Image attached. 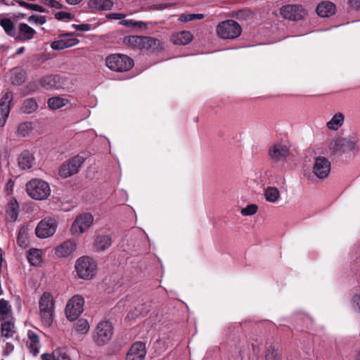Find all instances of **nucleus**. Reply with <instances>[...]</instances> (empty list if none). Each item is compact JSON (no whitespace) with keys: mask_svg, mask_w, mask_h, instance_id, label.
Segmentation results:
<instances>
[{"mask_svg":"<svg viewBox=\"0 0 360 360\" xmlns=\"http://www.w3.org/2000/svg\"><path fill=\"white\" fill-rule=\"evenodd\" d=\"M27 195L36 200H46L51 195L49 184L41 179H32L25 185Z\"/></svg>","mask_w":360,"mask_h":360,"instance_id":"obj_1","label":"nucleus"},{"mask_svg":"<svg viewBox=\"0 0 360 360\" xmlns=\"http://www.w3.org/2000/svg\"><path fill=\"white\" fill-rule=\"evenodd\" d=\"M123 42L125 45L133 49H146L156 51L162 49L160 40L150 37L143 36H127L124 38Z\"/></svg>","mask_w":360,"mask_h":360,"instance_id":"obj_2","label":"nucleus"},{"mask_svg":"<svg viewBox=\"0 0 360 360\" xmlns=\"http://www.w3.org/2000/svg\"><path fill=\"white\" fill-rule=\"evenodd\" d=\"M75 268L79 278L90 280L96 275L97 264L93 258L82 256L76 260Z\"/></svg>","mask_w":360,"mask_h":360,"instance_id":"obj_3","label":"nucleus"},{"mask_svg":"<svg viewBox=\"0 0 360 360\" xmlns=\"http://www.w3.org/2000/svg\"><path fill=\"white\" fill-rule=\"evenodd\" d=\"M107 67L115 72H126L134 65V60L127 55L115 53L108 56L105 59Z\"/></svg>","mask_w":360,"mask_h":360,"instance_id":"obj_4","label":"nucleus"},{"mask_svg":"<svg viewBox=\"0 0 360 360\" xmlns=\"http://www.w3.org/2000/svg\"><path fill=\"white\" fill-rule=\"evenodd\" d=\"M217 32L219 37L225 39H234L241 33L240 25L233 20H224L219 23Z\"/></svg>","mask_w":360,"mask_h":360,"instance_id":"obj_5","label":"nucleus"},{"mask_svg":"<svg viewBox=\"0 0 360 360\" xmlns=\"http://www.w3.org/2000/svg\"><path fill=\"white\" fill-rule=\"evenodd\" d=\"M54 302L52 295L49 292H44L39 300L40 315L43 322L50 326L53 321Z\"/></svg>","mask_w":360,"mask_h":360,"instance_id":"obj_6","label":"nucleus"},{"mask_svg":"<svg viewBox=\"0 0 360 360\" xmlns=\"http://www.w3.org/2000/svg\"><path fill=\"white\" fill-rule=\"evenodd\" d=\"M113 330L111 323L103 321L98 323L94 333L93 339L98 345L108 343L112 338Z\"/></svg>","mask_w":360,"mask_h":360,"instance_id":"obj_7","label":"nucleus"},{"mask_svg":"<svg viewBox=\"0 0 360 360\" xmlns=\"http://www.w3.org/2000/svg\"><path fill=\"white\" fill-rule=\"evenodd\" d=\"M84 300L79 295L73 296L67 303L65 314L70 321L76 320L84 310Z\"/></svg>","mask_w":360,"mask_h":360,"instance_id":"obj_8","label":"nucleus"},{"mask_svg":"<svg viewBox=\"0 0 360 360\" xmlns=\"http://www.w3.org/2000/svg\"><path fill=\"white\" fill-rule=\"evenodd\" d=\"M84 161V158L77 155L63 163L59 169V175L62 178H67L77 174Z\"/></svg>","mask_w":360,"mask_h":360,"instance_id":"obj_9","label":"nucleus"},{"mask_svg":"<svg viewBox=\"0 0 360 360\" xmlns=\"http://www.w3.org/2000/svg\"><path fill=\"white\" fill-rule=\"evenodd\" d=\"M93 221L94 217L89 213L79 215L72 224V235H80L84 233L91 226Z\"/></svg>","mask_w":360,"mask_h":360,"instance_id":"obj_10","label":"nucleus"},{"mask_svg":"<svg viewBox=\"0 0 360 360\" xmlns=\"http://www.w3.org/2000/svg\"><path fill=\"white\" fill-rule=\"evenodd\" d=\"M56 227L57 224L54 219H44L38 224L35 233L37 237L46 238L54 234Z\"/></svg>","mask_w":360,"mask_h":360,"instance_id":"obj_11","label":"nucleus"},{"mask_svg":"<svg viewBox=\"0 0 360 360\" xmlns=\"http://www.w3.org/2000/svg\"><path fill=\"white\" fill-rule=\"evenodd\" d=\"M281 15L285 19L299 20L304 18L307 11L300 5H285L281 8Z\"/></svg>","mask_w":360,"mask_h":360,"instance_id":"obj_12","label":"nucleus"},{"mask_svg":"<svg viewBox=\"0 0 360 360\" xmlns=\"http://www.w3.org/2000/svg\"><path fill=\"white\" fill-rule=\"evenodd\" d=\"M13 98L12 91H6L0 99V127L5 125L11 110V103Z\"/></svg>","mask_w":360,"mask_h":360,"instance_id":"obj_13","label":"nucleus"},{"mask_svg":"<svg viewBox=\"0 0 360 360\" xmlns=\"http://www.w3.org/2000/svg\"><path fill=\"white\" fill-rule=\"evenodd\" d=\"M330 171V162L325 157H317L314 160L313 173L319 179L326 178Z\"/></svg>","mask_w":360,"mask_h":360,"instance_id":"obj_14","label":"nucleus"},{"mask_svg":"<svg viewBox=\"0 0 360 360\" xmlns=\"http://www.w3.org/2000/svg\"><path fill=\"white\" fill-rule=\"evenodd\" d=\"M75 35V34L74 32L61 34L60 39L51 43V49L53 50H62L78 44L79 40L73 37Z\"/></svg>","mask_w":360,"mask_h":360,"instance_id":"obj_15","label":"nucleus"},{"mask_svg":"<svg viewBox=\"0 0 360 360\" xmlns=\"http://www.w3.org/2000/svg\"><path fill=\"white\" fill-rule=\"evenodd\" d=\"M1 337L13 338L15 333V327L13 318L11 316H0Z\"/></svg>","mask_w":360,"mask_h":360,"instance_id":"obj_16","label":"nucleus"},{"mask_svg":"<svg viewBox=\"0 0 360 360\" xmlns=\"http://www.w3.org/2000/svg\"><path fill=\"white\" fill-rule=\"evenodd\" d=\"M145 344L141 342L134 343L129 349L126 360H143L146 356Z\"/></svg>","mask_w":360,"mask_h":360,"instance_id":"obj_17","label":"nucleus"},{"mask_svg":"<svg viewBox=\"0 0 360 360\" xmlns=\"http://www.w3.org/2000/svg\"><path fill=\"white\" fill-rule=\"evenodd\" d=\"M289 148L286 145L276 143L269 148V157L276 161H280L288 157Z\"/></svg>","mask_w":360,"mask_h":360,"instance_id":"obj_18","label":"nucleus"},{"mask_svg":"<svg viewBox=\"0 0 360 360\" xmlns=\"http://www.w3.org/2000/svg\"><path fill=\"white\" fill-rule=\"evenodd\" d=\"M36 34V31L26 23L21 22L18 25V29L16 30V35L15 39L18 41H28L33 39Z\"/></svg>","mask_w":360,"mask_h":360,"instance_id":"obj_19","label":"nucleus"},{"mask_svg":"<svg viewBox=\"0 0 360 360\" xmlns=\"http://www.w3.org/2000/svg\"><path fill=\"white\" fill-rule=\"evenodd\" d=\"M76 249V243L73 240H66L55 248V254L58 257H68Z\"/></svg>","mask_w":360,"mask_h":360,"instance_id":"obj_20","label":"nucleus"},{"mask_svg":"<svg viewBox=\"0 0 360 360\" xmlns=\"http://www.w3.org/2000/svg\"><path fill=\"white\" fill-rule=\"evenodd\" d=\"M345 152L357 153L360 150V136L356 133H352L349 137L343 138Z\"/></svg>","mask_w":360,"mask_h":360,"instance_id":"obj_21","label":"nucleus"},{"mask_svg":"<svg viewBox=\"0 0 360 360\" xmlns=\"http://www.w3.org/2000/svg\"><path fill=\"white\" fill-rule=\"evenodd\" d=\"M336 7L330 1H323L316 7V13L321 18H327L335 13Z\"/></svg>","mask_w":360,"mask_h":360,"instance_id":"obj_22","label":"nucleus"},{"mask_svg":"<svg viewBox=\"0 0 360 360\" xmlns=\"http://www.w3.org/2000/svg\"><path fill=\"white\" fill-rule=\"evenodd\" d=\"M34 157L29 150H24L18 158V165L22 169H29L34 164Z\"/></svg>","mask_w":360,"mask_h":360,"instance_id":"obj_23","label":"nucleus"},{"mask_svg":"<svg viewBox=\"0 0 360 360\" xmlns=\"http://www.w3.org/2000/svg\"><path fill=\"white\" fill-rule=\"evenodd\" d=\"M193 35L188 31H181L171 36L172 41L176 45H186L191 41Z\"/></svg>","mask_w":360,"mask_h":360,"instance_id":"obj_24","label":"nucleus"},{"mask_svg":"<svg viewBox=\"0 0 360 360\" xmlns=\"http://www.w3.org/2000/svg\"><path fill=\"white\" fill-rule=\"evenodd\" d=\"M42 360H70V357L67 354L66 349L59 347L56 349L51 354H43L41 355Z\"/></svg>","mask_w":360,"mask_h":360,"instance_id":"obj_25","label":"nucleus"},{"mask_svg":"<svg viewBox=\"0 0 360 360\" xmlns=\"http://www.w3.org/2000/svg\"><path fill=\"white\" fill-rule=\"evenodd\" d=\"M60 78L56 75H47L40 79V85L46 89H56L60 87L58 84Z\"/></svg>","mask_w":360,"mask_h":360,"instance_id":"obj_26","label":"nucleus"},{"mask_svg":"<svg viewBox=\"0 0 360 360\" xmlns=\"http://www.w3.org/2000/svg\"><path fill=\"white\" fill-rule=\"evenodd\" d=\"M112 243L111 238L108 235H99L94 241V248L97 252H101L108 248Z\"/></svg>","mask_w":360,"mask_h":360,"instance_id":"obj_27","label":"nucleus"},{"mask_svg":"<svg viewBox=\"0 0 360 360\" xmlns=\"http://www.w3.org/2000/svg\"><path fill=\"white\" fill-rule=\"evenodd\" d=\"M88 5L94 10L108 11L112 8L113 3L110 0H90Z\"/></svg>","mask_w":360,"mask_h":360,"instance_id":"obj_28","label":"nucleus"},{"mask_svg":"<svg viewBox=\"0 0 360 360\" xmlns=\"http://www.w3.org/2000/svg\"><path fill=\"white\" fill-rule=\"evenodd\" d=\"M27 337L29 339V347L30 352L34 355H37L39 352L40 344L38 335L32 330L27 331Z\"/></svg>","mask_w":360,"mask_h":360,"instance_id":"obj_29","label":"nucleus"},{"mask_svg":"<svg viewBox=\"0 0 360 360\" xmlns=\"http://www.w3.org/2000/svg\"><path fill=\"white\" fill-rule=\"evenodd\" d=\"M344 120V115L342 112H338L327 122L326 126L329 129L336 131L343 124Z\"/></svg>","mask_w":360,"mask_h":360,"instance_id":"obj_30","label":"nucleus"},{"mask_svg":"<svg viewBox=\"0 0 360 360\" xmlns=\"http://www.w3.org/2000/svg\"><path fill=\"white\" fill-rule=\"evenodd\" d=\"M330 152L336 155H340L345 153V146L343 138H338L331 141L329 145Z\"/></svg>","mask_w":360,"mask_h":360,"instance_id":"obj_31","label":"nucleus"},{"mask_svg":"<svg viewBox=\"0 0 360 360\" xmlns=\"http://www.w3.org/2000/svg\"><path fill=\"white\" fill-rule=\"evenodd\" d=\"M19 212V205L15 199L11 200L8 204L6 214L11 221H15Z\"/></svg>","mask_w":360,"mask_h":360,"instance_id":"obj_32","label":"nucleus"},{"mask_svg":"<svg viewBox=\"0 0 360 360\" xmlns=\"http://www.w3.org/2000/svg\"><path fill=\"white\" fill-rule=\"evenodd\" d=\"M0 25L3 27L5 32L10 37H15L16 35V29L13 21L7 18H0Z\"/></svg>","mask_w":360,"mask_h":360,"instance_id":"obj_33","label":"nucleus"},{"mask_svg":"<svg viewBox=\"0 0 360 360\" xmlns=\"http://www.w3.org/2000/svg\"><path fill=\"white\" fill-rule=\"evenodd\" d=\"M17 243L22 248H26L29 244L28 229L25 226H21L19 229Z\"/></svg>","mask_w":360,"mask_h":360,"instance_id":"obj_34","label":"nucleus"},{"mask_svg":"<svg viewBox=\"0 0 360 360\" xmlns=\"http://www.w3.org/2000/svg\"><path fill=\"white\" fill-rule=\"evenodd\" d=\"M38 108V104L34 98L25 99L21 106V111L25 114H30L36 111Z\"/></svg>","mask_w":360,"mask_h":360,"instance_id":"obj_35","label":"nucleus"},{"mask_svg":"<svg viewBox=\"0 0 360 360\" xmlns=\"http://www.w3.org/2000/svg\"><path fill=\"white\" fill-rule=\"evenodd\" d=\"M33 130V124L31 122H25L18 126L16 134L19 137H26Z\"/></svg>","mask_w":360,"mask_h":360,"instance_id":"obj_36","label":"nucleus"},{"mask_svg":"<svg viewBox=\"0 0 360 360\" xmlns=\"http://www.w3.org/2000/svg\"><path fill=\"white\" fill-rule=\"evenodd\" d=\"M27 259L32 266H38L42 261L41 252L38 249L30 250Z\"/></svg>","mask_w":360,"mask_h":360,"instance_id":"obj_37","label":"nucleus"},{"mask_svg":"<svg viewBox=\"0 0 360 360\" xmlns=\"http://www.w3.org/2000/svg\"><path fill=\"white\" fill-rule=\"evenodd\" d=\"M68 99L59 97V96H54L52 98H50L48 100V105L50 108L53 110H57L60 108H62L65 106L68 103Z\"/></svg>","mask_w":360,"mask_h":360,"instance_id":"obj_38","label":"nucleus"},{"mask_svg":"<svg viewBox=\"0 0 360 360\" xmlns=\"http://www.w3.org/2000/svg\"><path fill=\"white\" fill-rule=\"evenodd\" d=\"M265 199L269 202H276L279 197L280 192L276 187H268L264 192Z\"/></svg>","mask_w":360,"mask_h":360,"instance_id":"obj_39","label":"nucleus"},{"mask_svg":"<svg viewBox=\"0 0 360 360\" xmlns=\"http://www.w3.org/2000/svg\"><path fill=\"white\" fill-rule=\"evenodd\" d=\"M75 330L80 334H85L89 330V325L86 320L79 319L75 325Z\"/></svg>","mask_w":360,"mask_h":360,"instance_id":"obj_40","label":"nucleus"},{"mask_svg":"<svg viewBox=\"0 0 360 360\" xmlns=\"http://www.w3.org/2000/svg\"><path fill=\"white\" fill-rule=\"evenodd\" d=\"M18 4L20 6L25 7L30 10L36 11L41 12V13H44L46 11V9L44 7H42L39 5H37V4H29L24 1H18Z\"/></svg>","mask_w":360,"mask_h":360,"instance_id":"obj_41","label":"nucleus"},{"mask_svg":"<svg viewBox=\"0 0 360 360\" xmlns=\"http://www.w3.org/2000/svg\"><path fill=\"white\" fill-rule=\"evenodd\" d=\"M204 18L203 14H181L179 17V20L181 22H188L194 20H200Z\"/></svg>","mask_w":360,"mask_h":360,"instance_id":"obj_42","label":"nucleus"},{"mask_svg":"<svg viewBox=\"0 0 360 360\" xmlns=\"http://www.w3.org/2000/svg\"><path fill=\"white\" fill-rule=\"evenodd\" d=\"M11 311V307L8 302L4 300H0V316H11L9 314Z\"/></svg>","mask_w":360,"mask_h":360,"instance_id":"obj_43","label":"nucleus"},{"mask_svg":"<svg viewBox=\"0 0 360 360\" xmlns=\"http://www.w3.org/2000/svg\"><path fill=\"white\" fill-rule=\"evenodd\" d=\"M257 206L255 204H250L241 210V214L243 216H251L257 211Z\"/></svg>","mask_w":360,"mask_h":360,"instance_id":"obj_44","label":"nucleus"},{"mask_svg":"<svg viewBox=\"0 0 360 360\" xmlns=\"http://www.w3.org/2000/svg\"><path fill=\"white\" fill-rule=\"evenodd\" d=\"M30 22H35L39 25H43L46 22V17L43 15H32L29 17Z\"/></svg>","mask_w":360,"mask_h":360,"instance_id":"obj_45","label":"nucleus"},{"mask_svg":"<svg viewBox=\"0 0 360 360\" xmlns=\"http://www.w3.org/2000/svg\"><path fill=\"white\" fill-rule=\"evenodd\" d=\"M55 18L59 20H69L72 18V15L67 12H58L55 14Z\"/></svg>","mask_w":360,"mask_h":360,"instance_id":"obj_46","label":"nucleus"},{"mask_svg":"<svg viewBox=\"0 0 360 360\" xmlns=\"http://www.w3.org/2000/svg\"><path fill=\"white\" fill-rule=\"evenodd\" d=\"M41 3L51 8H61L62 5L56 0H41Z\"/></svg>","mask_w":360,"mask_h":360,"instance_id":"obj_47","label":"nucleus"},{"mask_svg":"<svg viewBox=\"0 0 360 360\" xmlns=\"http://www.w3.org/2000/svg\"><path fill=\"white\" fill-rule=\"evenodd\" d=\"M25 81L24 75L22 72H17L13 77L12 82L14 84L20 85Z\"/></svg>","mask_w":360,"mask_h":360,"instance_id":"obj_48","label":"nucleus"},{"mask_svg":"<svg viewBox=\"0 0 360 360\" xmlns=\"http://www.w3.org/2000/svg\"><path fill=\"white\" fill-rule=\"evenodd\" d=\"M72 27H74L77 30L86 32L90 30L91 29V25L89 24H73L72 25Z\"/></svg>","mask_w":360,"mask_h":360,"instance_id":"obj_49","label":"nucleus"},{"mask_svg":"<svg viewBox=\"0 0 360 360\" xmlns=\"http://www.w3.org/2000/svg\"><path fill=\"white\" fill-rule=\"evenodd\" d=\"M121 25H126L128 27H136V24H143L141 21H134L132 20H123L120 22Z\"/></svg>","mask_w":360,"mask_h":360,"instance_id":"obj_50","label":"nucleus"},{"mask_svg":"<svg viewBox=\"0 0 360 360\" xmlns=\"http://www.w3.org/2000/svg\"><path fill=\"white\" fill-rule=\"evenodd\" d=\"M276 354L273 349H268L266 352V360H276Z\"/></svg>","mask_w":360,"mask_h":360,"instance_id":"obj_51","label":"nucleus"},{"mask_svg":"<svg viewBox=\"0 0 360 360\" xmlns=\"http://www.w3.org/2000/svg\"><path fill=\"white\" fill-rule=\"evenodd\" d=\"M353 302L354 304L355 307L358 310V311L360 313V295H356L353 298Z\"/></svg>","mask_w":360,"mask_h":360,"instance_id":"obj_52","label":"nucleus"},{"mask_svg":"<svg viewBox=\"0 0 360 360\" xmlns=\"http://www.w3.org/2000/svg\"><path fill=\"white\" fill-rule=\"evenodd\" d=\"M14 349V346L10 343L7 342L5 347V354H10Z\"/></svg>","mask_w":360,"mask_h":360,"instance_id":"obj_53","label":"nucleus"},{"mask_svg":"<svg viewBox=\"0 0 360 360\" xmlns=\"http://www.w3.org/2000/svg\"><path fill=\"white\" fill-rule=\"evenodd\" d=\"M124 16H125V15H123L122 13H112V14L109 15L110 18L117 19V20L122 19L123 18H124Z\"/></svg>","mask_w":360,"mask_h":360,"instance_id":"obj_54","label":"nucleus"},{"mask_svg":"<svg viewBox=\"0 0 360 360\" xmlns=\"http://www.w3.org/2000/svg\"><path fill=\"white\" fill-rule=\"evenodd\" d=\"M350 4L352 7L360 9V0H350Z\"/></svg>","mask_w":360,"mask_h":360,"instance_id":"obj_55","label":"nucleus"},{"mask_svg":"<svg viewBox=\"0 0 360 360\" xmlns=\"http://www.w3.org/2000/svg\"><path fill=\"white\" fill-rule=\"evenodd\" d=\"M82 0H66V1L70 5H76L79 4Z\"/></svg>","mask_w":360,"mask_h":360,"instance_id":"obj_56","label":"nucleus"},{"mask_svg":"<svg viewBox=\"0 0 360 360\" xmlns=\"http://www.w3.org/2000/svg\"><path fill=\"white\" fill-rule=\"evenodd\" d=\"M24 51H25V47H24V46H21V47H20V48L17 50V51H16L15 54H16V55H20V54H22Z\"/></svg>","mask_w":360,"mask_h":360,"instance_id":"obj_57","label":"nucleus"},{"mask_svg":"<svg viewBox=\"0 0 360 360\" xmlns=\"http://www.w3.org/2000/svg\"><path fill=\"white\" fill-rule=\"evenodd\" d=\"M356 360H360V351L356 355Z\"/></svg>","mask_w":360,"mask_h":360,"instance_id":"obj_58","label":"nucleus"},{"mask_svg":"<svg viewBox=\"0 0 360 360\" xmlns=\"http://www.w3.org/2000/svg\"><path fill=\"white\" fill-rule=\"evenodd\" d=\"M143 26H146V24L143 22V24H136V27H143Z\"/></svg>","mask_w":360,"mask_h":360,"instance_id":"obj_59","label":"nucleus"},{"mask_svg":"<svg viewBox=\"0 0 360 360\" xmlns=\"http://www.w3.org/2000/svg\"><path fill=\"white\" fill-rule=\"evenodd\" d=\"M2 294V290L0 289V295Z\"/></svg>","mask_w":360,"mask_h":360,"instance_id":"obj_60","label":"nucleus"}]
</instances>
